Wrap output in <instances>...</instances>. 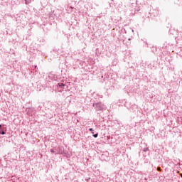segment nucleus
<instances>
[{
  "mask_svg": "<svg viewBox=\"0 0 182 182\" xmlns=\"http://www.w3.org/2000/svg\"><path fill=\"white\" fill-rule=\"evenodd\" d=\"M58 86L60 87V90L59 92H63V87H65V86H66V85L63 84V83H58Z\"/></svg>",
  "mask_w": 182,
  "mask_h": 182,
  "instance_id": "obj_3",
  "label": "nucleus"
},
{
  "mask_svg": "<svg viewBox=\"0 0 182 182\" xmlns=\"http://www.w3.org/2000/svg\"><path fill=\"white\" fill-rule=\"evenodd\" d=\"M108 139H110V136H108Z\"/></svg>",
  "mask_w": 182,
  "mask_h": 182,
  "instance_id": "obj_9",
  "label": "nucleus"
},
{
  "mask_svg": "<svg viewBox=\"0 0 182 182\" xmlns=\"http://www.w3.org/2000/svg\"><path fill=\"white\" fill-rule=\"evenodd\" d=\"M93 136V137H95V139L97 137V136H99V134H93L92 135Z\"/></svg>",
  "mask_w": 182,
  "mask_h": 182,
  "instance_id": "obj_5",
  "label": "nucleus"
},
{
  "mask_svg": "<svg viewBox=\"0 0 182 182\" xmlns=\"http://www.w3.org/2000/svg\"><path fill=\"white\" fill-rule=\"evenodd\" d=\"M143 151H149V148H144V149H143Z\"/></svg>",
  "mask_w": 182,
  "mask_h": 182,
  "instance_id": "obj_6",
  "label": "nucleus"
},
{
  "mask_svg": "<svg viewBox=\"0 0 182 182\" xmlns=\"http://www.w3.org/2000/svg\"><path fill=\"white\" fill-rule=\"evenodd\" d=\"M92 106L93 107H95V110H97V112L100 110H105V105H103L102 102L94 103Z\"/></svg>",
  "mask_w": 182,
  "mask_h": 182,
  "instance_id": "obj_1",
  "label": "nucleus"
},
{
  "mask_svg": "<svg viewBox=\"0 0 182 182\" xmlns=\"http://www.w3.org/2000/svg\"><path fill=\"white\" fill-rule=\"evenodd\" d=\"M157 170H158L159 171H160V167H158V168H157Z\"/></svg>",
  "mask_w": 182,
  "mask_h": 182,
  "instance_id": "obj_8",
  "label": "nucleus"
},
{
  "mask_svg": "<svg viewBox=\"0 0 182 182\" xmlns=\"http://www.w3.org/2000/svg\"><path fill=\"white\" fill-rule=\"evenodd\" d=\"M0 134H5V132L2 130V127L0 124Z\"/></svg>",
  "mask_w": 182,
  "mask_h": 182,
  "instance_id": "obj_4",
  "label": "nucleus"
},
{
  "mask_svg": "<svg viewBox=\"0 0 182 182\" xmlns=\"http://www.w3.org/2000/svg\"><path fill=\"white\" fill-rule=\"evenodd\" d=\"M50 153H55V154H63V151H55V150H53V149H50Z\"/></svg>",
  "mask_w": 182,
  "mask_h": 182,
  "instance_id": "obj_2",
  "label": "nucleus"
},
{
  "mask_svg": "<svg viewBox=\"0 0 182 182\" xmlns=\"http://www.w3.org/2000/svg\"><path fill=\"white\" fill-rule=\"evenodd\" d=\"M89 131H90V132H92V134H93V133H95V132H93V129H92V128H90V129H89Z\"/></svg>",
  "mask_w": 182,
  "mask_h": 182,
  "instance_id": "obj_7",
  "label": "nucleus"
}]
</instances>
